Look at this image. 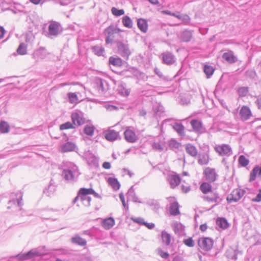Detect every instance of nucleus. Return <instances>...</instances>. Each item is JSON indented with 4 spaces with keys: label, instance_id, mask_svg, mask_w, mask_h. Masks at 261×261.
<instances>
[{
    "label": "nucleus",
    "instance_id": "53",
    "mask_svg": "<svg viewBox=\"0 0 261 261\" xmlns=\"http://www.w3.org/2000/svg\"><path fill=\"white\" fill-rule=\"evenodd\" d=\"M245 74L247 77L252 79L256 76V73L253 69L248 70L246 71Z\"/></svg>",
    "mask_w": 261,
    "mask_h": 261
},
{
    "label": "nucleus",
    "instance_id": "54",
    "mask_svg": "<svg viewBox=\"0 0 261 261\" xmlns=\"http://www.w3.org/2000/svg\"><path fill=\"white\" fill-rule=\"evenodd\" d=\"M183 242L186 246L189 247H193L195 245V243L192 238L185 239Z\"/></svg>",
    "mask_w": 261,
    "mask_h": 261
},
{
    "label": "nucleus",
    "instance_id": "9",
    "mask_svg": "<svg viewBox=\"0 0 261 261\" xmlns=\"http://www.w3.org/2000/svg\"><path fill=\"white\" fill-rule=\"evenodd\" d=\"M240 119L242 121L249 120L252 116V113L250 108L246 106H243L239 111Z\"/></svg>",
    "mask_w": 261,
    "mask_h": 261
},
{
    "label": "nucleus",
    "instance_id": "31",
    "mask_svg": "<svg viewBox=\"0 0 261 261\" xmlns=\"http://www.w3.org/2000/svg\"><path fill=\"white\" fill-rule=\"evenodd\" d=\"M209 156L206 153L200 154L198 155V163L200 165H207L208 163Z\"/></svg>",
    "mask_w": 261,
    "mask_h": 261
},
{
    "label": "nucleus",
    "instance_id": "59",
    "mask_svg": "<svg viewBox=\"0 0 261 261\" xmlns=\"http://www.w3.org/2000/svg\"><path fill=\"white\" fill-rule=\"evenodd\" d=\"M131 219L135 222L140 224V225H144V220L143 218L141 217H132Z\"/></svg>",
    "mask_w": 261,
    "mask_h": 261
},
{
    "label": "nucleus",
    "instance_id": "42",
    "mask_svg": "<svg viewBox=\"0 0 261 261\" xmlns=\"http://www.w3.org/2000/svg\"><path fill=\"white\" fill-rule=\"evenodd\" d=\"M122 22L123 25L128 28H132L133 21L129 17L125 16L122 18Z\"/></svg>",
    "mask_w": 261,
    "mask_h": 261
},
{
    "label": "nucleus",
    "instance_id": "39",
    "mask_svg": "<svg viewBox=\"0 0 261 261\" xmlns=\"http://www.w3.org/2000/svg\"><path fill=\"white\" fill-rule=\"evenodd\" d=\"M71 242L72 243L77 244L80 246H85L86 244V241L82 238L79 236H75L74 237L72 238Z\"/></svg>",
    "mask_w": 261,
    "mask_h": 261
},
{
    "label": "nucleus",
    "instance_id": "49",
    "mask_svg": "<svg viewBox=\"0 0 261 261\" xmlns=\"http://www.w3.org/2000/svg\"><path fill=\"white\" fill-rule=\"evenodd\" d=\"M239 163L242 167L247 166L249 163V161L244 155H241L239 158Z\"/></svg>",
    "mask_w": 261,
    "mask_h": 261
},
{
    "label": "nucleus",
    "instance_id": "32",
    "mask_svg": "<svg viewBox=\"0 0 261 261\" xmlns=\"http://www.w3.org/2000/svg\"><path fill=\"white\" fill-rule=\"evenodd\" d=\"M53 179L50 180V184L47 189L44 190V193L48 196H50L56 190V186Z\"/></svg>",
    "mask_w": 261,
    "mask_h": 261
},
{
    "label": "nucleus",
    "instance_id": "7",
    "mask_svg": "<svg viewBox=\"0 0 261 261\" xmlns=\"http://www.w3.org/2000/svg\"><path fill=\"white\" fill-rule=\"evenodd\" d=\"M91 190H92V188L87 189L83 188H81L78 192L79 196H80L81 200L84 201V203L85 205H90L91 198L88 196V195L91 194Z\"/></svg>",
    "mask_w": 261,
    "mask_h": 261
},
{
    "label": "nucleus",
    "instance_id": "3",
    "mask_svg": "<svg viewBox=\"0 0 261 261\" xmlns=\"http://www.w3.org/2000/svg\"><path fill=\"white\" fill-rule=\"evenodd\" d=\"M119 53L123 58H128L131 54L127 41H116Z\"/></svg>",
    "mask_w": 261,
    "mask_h": 261
},
{
    "label": "nucleus",
    "instance_id": "47",
    "mask_svg": "<svg viewBox=\"0 0 261 261\" xmlns=\"http://www.w3.org/2000/svg\"><path fill=\"white\" fill-rule=\"evenodd\" d=\"M173 227L175 233L178 234L181 233L184 229L182 224L177 222L174 223Z\"/></svg>",
    "mask_w": 261,
    "mask_h": 261
},
{
    "label": "nucleus",
    "instance_id": "14",
    "mask_svg": "<svg viewBox=\"0 0 261 261\" xmlns=\"http://www.w3.org/2000/svg\"><path fill=\"white\" fill-rule=\"evenodd\" d=\"M48 54L45 48L40 47L34 52L33 57L36 60V61H38L39 60L45 59Z\"/></svg>",
    "mask_w": 261,
    "mask_h": 261
},
{
    "label": "nucleus",
    "instance_id": "25",
    "mask_svg": "<svg viewBox=\"0 0 261 261\" xmlns=\"http://www.w3.org/2000/svg\"><path fill=\"white\" fill-rule=\"evenodd\" d=\"M222 58L229 63H233L237 61V58L234 56L232 52L224 53Z\"/></svg>",
    "mask_w": 261,
    "mask_h": 261
},
{
    "label": "nucleus",
    "instance_id": "23",
    "mask_svg": "<svg viewBox=\"0 0 261 261\" xmlns=\"http://www.w3.org/2000/svg\"><path fill=\"white\" fill-rule=\"evenodd\" d=\"M185 149L187 153L191 156L196 157L197 155V149L195 146L191 144H188L186 146Z\"/></svg>",
    "mask_w": 261,
    "mask_h": 261
},
{
    "label": "nucleus",
    "instance_id": "6",
    "mask_svg": "<svg viewBox=\"0 0 261 261\" xmlns=\"http://www.w3.org/2000/svg\"><path fill=\"white\" fill-rule=\"evenodd\" d=\"M41 255L42 254L37 249H32L27 253L18 254L16 257L20 260H26Z\"/></svg>",
    "mask_w": 261,
    "mask_h": 261
},
{
    "label": "nucleus",
    "instance_id": "38",
    "mask_svg": "<svg viewBox=\"0 0 261 261\" xmlns=\"http://www.w3.org/2000/svg\"><path fill=\"white\" fill-rule=\"evenodd\" d=\"M216 224L222 229H226L228 227V223L226 219L223 218H218L216 221Z\"/></svg>",
    "mask_w": 261,
    "mask_h": 261
},
{
    "label": "nucleus",
    "instance_id": "51",
    "mask_svg": "<svg viewBox=\"0 0 261 261\" xmlns=\"http://www.w3.org/2000/svg\"><path fill=\"white\" fill-rule=\"evenodd\" d=\"M111 12L116 16H120L124 14V11L123 9H118L115 7L112 8Z\"/></svg>",
    "mask_w": 261,
    "mask_h": 261
},
{
    "label": "nucleus",
    "instance_id": "33",
    "mask_svg": "<svg viewBox=\"0 0 261 261\" xmlns=\"http://www.w3.org/2000/svg\"><path fill=\"white\" fill-rule=\"evenodd\" d=\"M108 182L114 190H118L119 189L120 185L116 178L109 177L108 179Z\"/></svg>",
    "mask_w": 261,
    "mask_h": 261
},
{
    "label": "nucleus",
    "instance_id": "29",
    "mask_svg": "<svg viewBox=\"0 0 261 261\" xmlns=\"http://www.w3.org/2000/svg\"><path fill=\"white\" fill-rule=\"evenodd\" d=\"M168 145L170 149L174 151H176L181 146V143L174 139L169 141Z\"/></svg>",
    "mask_w": 261,
    "mask_h": 261
},
{
    "label": "nucleus",
    "instance_id": "18",
    "mask_svg": "<svg viewBox=\"0 0 261 261\" xmlns=\"http://www.w3.org/2000/svg\"><path fill=\"white\" fill-rule=\"evenodd\" d=\"M105 138L109 141H114L117 139L119 136V132L115 130L109 129L103 133Z\"/></svg>",
    "mask_w": 261,
    "mask_h": 261
},
{
    "label": "nucleus",
    "instance_id": "13",
    "mask_svg": "<svg viewBox=\"0 0 261 261\" xmlns=\"http://www.w3.org/2000/svg\"><path fill=\"white\" fill-rule=\"evenodd\" d=\"M203 199L209 202H215L216 205L219 204L222 200L216 191L212 192L211 195L204 196Z\"/></svg>",
    "mask_w": 261,
    "mask_h": 261
},
{
    "label": "nucleus",
    "instance_id": "35",
    "mask_svg": "<svg viewBox=\"0 0 261 261\" xmlns=\"http://www.w3.org/2000/svg\"><path fill=\"white\" fill-rule=\"evenodd\" d=\"M192 37V32L188 30L183 31L181 34V39L184 42H189Z\"/></svg>",
    "mask_w": 261,
    "mask_h": 261
},
{
    "label": "nucleus",
    "instance_id": "56",
    "mask_svg": "<svg viewBox=\"0 0 261 261\" xmlns=\"http://www.w3.org/2000/svg\"><path fill=\"white\" fill-rule=\"evenodd\" d=\"M152 148L156 150L161 151L164 148L162 145L159 142H153L152 145Z\"/></svg>",
    "mask_w": 261,
    "mask_h": 261
},
{
    "label": "nucleus",
    "instance_id": "17",
    "mask_svg": "<svg viewBox=\"0 0 261 261\" xmlns=\"http://www.w3.org/2000/svg\"><path fill=\"white\" fill-rule=\"evenodd\" d=\"M162 60L167 65H172L175 62V56L170 52H165L162 54Z\"/></svg>",
    "mask_w": 261,
    "mask_h": 261
},
{
    "label": "nucleus",
    "instance_id": "43",
    "mask_svg": "<svg viewBox=\"0 0 261 261\" xmlns=\"http://www.w3.org/2000/svg\"><path fill=\"white\" fill-rule=\"evenodd\" d=\"M162 238L163 242L166 245H169L171 241V236L167 232L164 231L162 233Z\"/></svg>",
    "mask_w": 261,
    "mask_h": 261
},
{
    "label": "nucleus",
    "instance_id": "58",
    "mask_svg": "<svg viewBox=\"0 0 261 261\" xmlns=\"http://www.w3.org/2000/svg\"><path fill=\"white\" fill-rule=\"evenodd\" d=\"M153 111L155 114H158L163 112V107L162 106L156 105L153 108Z\"/></svg>",
    "mask_w": 261,
    "mask_h": 261
},
{
    "label": "nucleus",
    "instance_id": "21",
    "mask_svg": "<svg viewBox=\"0 0 261 261\" xmlns=\"http://www.w3.org/2000/svg\"><path fill=\"white\" fill-rule=\"evenodd\" d=\"M168 180L171 187L174 188L179 184L180 178L178 175H170L168 176Z\"/></svg>",
    "mask_w": 261,
    "mask_h": 261
},
{
    "label": "nucleus",
    "instance_id": "5",
    "mask_svg": "<svg viewBox=\"0 0 261 261\" xmlns=\"http://www.w3.org/2000/svg\"><path fill=\"white\" fill-rule=\"evenodd\" d=\"M245 193L244 190L236 189L227 196V201L228 203L236 202L243 197Z\"/></svg>",
    "mask_w": 261,
    "mask_h": 261
},
{
    "label": "nucleus",
    "instance_id": "15",
    "mask_svg": "<svg viewBox=\"0 0 261 261\" xmlns=\"http://www.w3.org/2000/svg\"><path fill=\"white\" fill-rule=\"evenodd\" d=\"M125 139L129 143H134L138 140V137L135 133L129 128H127L124 132Z\"/></svg>",
    "mask_w": 261,
    "mask_h": 261
},
{
    "label": "nucleus",
    "instance_id": "41",
    "mask_svg": "<svg viewBox=\"0 0 261 261\" xmlns=\"http://www.w3.org/2000/svg\"><path fill=\"white\" fill-rule=\"evenodd\" d=\"M10 130V126L5 121H1L0 122V132L2 133H8Z\"/></svg>",
    "mask_w": 261,
    "mask_h": 261
},
{
    "label": "nucleus",
    "instance_id": "28",
    "mask_svg": "<svg viewBox=\"0 0 261 261\" xmlns=\"http://www.w3.org/2000/svg\"><path fill=\"white\" fill-rule=\"evenodd\" d=\"M92 51L98 56H104L105 49L101 45H95L92 47Z\"/></svg>",
    "mask_w": 261,
    "mask_h": 261
},
{
    "label": "nucleus",
    "instance_id": "19",
    "mask_svg": "<svg viewBox=\"0 0 261 261\" xmlns=\"http://www.w3.org/2000/svg\"><path fill=\"white\" fill-rule=\"evenodd\" d=\"M60 24L57 22H53L48 26V34L51 36H57L60 33Z\"/></svg>",
    "mask_w": 261,
    "mask_h": 261
},
{
    "label": "nucleus",
    "instance_id": "30",
    "mask_svg": "<svg viewBox=\"0 0 261 261\" xmlns=\"http://www.w3.org/2000/svg\"><path fill=\"white\" fill-rule=\"evenodd\" d=\"M109 62L110 64L115 66L120 67L123 65L122 60L119 57H111L109 58Z\"/></svg>",
    "mask_w": 261,
    "mask_h": 261
},
{
    "label": "nucleus",
    "instance_id": "36",
    "mask_svg": "<svg viewBox=\"0 0 261 261\" xmlns=\"http://www.w3.org/2000/svg\"><path fill=\"white\" fill-rule=\"evenodd\" d=\"M170 213L173 216H176L179 214L178 204L177 202H174L171 204Z\"/></svg>",
    "mask_w": 261,
    "mask_h": 261
},
{
    "label": "nucleus",
    "instance_id": "60",
    "mask_svg": "<svg viewBox=\"0 0 261 261\" xmlns=\"http://www.w3.org/2000/svg\"><path fill=\"white\" fill-rule=\"evenodd\" d=\"M227 256L228 258L233 260L237 259V254L234 251H232L231 253L227 252Z\"/></svg>",
    "mask_w": 261,
    "mask_h": 261
},
{
    "label": "nucleus",
    "instance_id": "24",
    "mask_svg": "<svg viewBox=\"0 0 261 261\" xmlns=\"http://www.w3.org/2000/svg\"><path fill=\"white\" fill-rule=\"evenodd\" d=\"M115 224V220L113 218L110 217L103 220L102 227L106 229H110Z\"/></svg>",
    "mask_w": 261,
    "mask_h": 261
},
{
    "label": "nucleus",
    "instance_id": "44",
    "mask_svg": "<svg viewBox=\"0 0 261 261\" xmlns=\"http://www.w3.org/2000/svg\"><path fill=\"white\" fill-rule=\"evenodd\" d=\"M203 71L206 75L207 77L208 78L213 75L214 72V69L211 66L205 65L203 67Z\"/></svg>",
    "mask_w": 261,
    "mask_h": 261
},
{
    "label": "nucleus",
    "instance_id": "55",
    "mask_svg": "<svg viewBox=\"0 0 261 261\" xmlns=\"http://www.w3.org/2000/svg\"><path fill=\"white\" fill-rule=\"evenodd\" d=\"M248 92L247 87H241L238 89V93L240 96H245L247 95Z\"/></svg>",
    "mask_w": 261,
    "mask_h": 261
},
{
    "label": "nucleus",
    "instance_id": "57",
    "mask_svg": "<svg viewBox=\"0 0 261 261\" xmlns=\"http://www.w3.org/2000/svg\"><path fill=\"white\" fill-rule=\"evenodd\" d=\"M158 253L161 257L164 259H167L169 256V254L167 252H164L161 249H158Z\"/></svg>",
    "mask_w": 261,
    "mask_h": 261
},
{
    "label": "nucleus",
    "instance_id": "37",
    "mask_svg": "<svg viewBox=\"0 0 261 261\" xmlns=\"http://www.w3.org/2000/svg\"><path fill=\"white\" fill-rule=\"evenodd\" d=\"M200 190L203 194H207L212 191V186L208 182H204L200 186Z\"/></svg>",
    "mask_w": 261,
    "mask_h": 261
},
{
    "label": "nucleus",
    "instance_id": "61",
    "mask_svg": "<svg viewBox=\"0 0 261 261\" xmlns=\"http://www.w3.org/2000/svg\"><path fill=\"white\" fill-rule=\"evenodd\" d=\"M119 198L122 203V204H123V206L124 207H126V209L128 210V205H126V204L125 203V198H124V195L123 194V193H120L119 194Z\"/></svg>",
    "mask_w": 261,
    "mask_h": 261
},
{
    "label": "nucleus",
    "instance_id": "48",
    "mask_svg": "<svg viewBox=\"0 0 261 261\" xmlns=\"http://www.w3.org/2000/svg\"><path fill=\"white\" fill-rule=\"evenodd\" d=\"M69 102L71 103H77L79 100L77 94L75 93L69 92L67 94Z\"/></svg>",
    "mask_w": 261,
    "mask_h": 261
},
{
    "label": "nucleus",
    "instance_id": "40",
    "mask_svg": "<svg viewBox=\"0 0 261 261\" xmlns=\"http://www.w3.org/2000/svg\"><path fill=\"white\" fill-rule=\"evenodd\" d=\"M118 93L122 96H127L129 94L130 91L124 85H120L117 89Z\"/></svg>",
    "mask_w": 261,
    "mask_h": 261
},
{
    "label": "nucleus",
    "instance_id": "50",
    "mask_svg": "<svg viewBox=\"0 0 261 261\" xmlns=\"http://www.w3.org/2000/svg\"><path fill=\"white\" fill-rule=\"evenodd\" d=\"M147 204L150 206H152V208L157 210L159 208V202L154 199H150L147 202Z\"/></svg>",
    "mask_w": 261,
    "mask_h": 261
},
{
    "label": "nucleus",
    "instance_id": "52",
    "mask_svg": "<svg viewBox=\"0 0 261 261\" xmlns=\"http://www.w3.org/2000/svg\"><path fill=\"white\" fill-rule=\"evenodd\" d=\"M74 124H73L70 122H67L65 123L61 124L60 126V129L61 130L67 129L69 128H74Z\"/></svg>",
    "mask_w": 261,
    "mask_h": 261
},
{
    "label": "nucleus",
    "instance_id": "12",
    "mask_svg": "<svg viewBox=\"0 0 261 261\" xmlns=\"http://www.w3.org/2000/svg\"><path fill=\"white\" fill-rule=\"evenodd\" d=\"M12 199L9 201V204H17L19 207H21L23 205L22 202V193L18 191L15 193H12L11 195Z\"/></svg>",
    "mask_w": 261,
    "mask_h": 261
},
{
    "label": "nucleus",
    "instance_id": "10",
    "mask_svg": "<svg viewBox=\"0 0 261 261\" xmlns=\"http://www.w3.org/2000/svg\"><path fill=\"white\" fill-rule=\"evenodd\" d=\"M206 180L209 182H213L216 181L218 175L217 174L215 169L209 167L206 168L204 171Z\"/></svg>",
    "mask_w": 261,
    "mask_h": 261
},
{
    "label": "nucleus",
    "instance_id": "45",
    "mask_svg": "<svg viewBox=\"0 0 261 261\" xmlns=\"http://www.w3.org/2000/svg\"><path fill=\"white\" fill-rule=\"evenodd\" d=\"M94 127L92 125H86L84 129V132L87 135L92 136L94 131Z\"/></svg>",
    "mask_w": 261,
    "mask_h": 261
},
{
    "label": "nucleus",
    "instance_id": "26",
    "mask_svg": "<svg viewBox=\"0 0 261 261\" xmlns=\"http://www.w3.org/2000/svg\"><path fill=\"white\" fill-rule=\"evenodd\" d=\"M172 127L180 136H185V127L181 123H175L173 125Z\"/></svg>",
    "mask_w": 261,
    "mask_h": 261
},
{
    "label": "nucleus",
    "instance_id": "27",
    "mask_svg": "<svg viewBox=\"0 0 261 261\" xmlns=\"http://www.w3.org/2000/svg\"><path fill=\"white\" fill-rule=\"evenodd\" d=\"M137 25L142 32L145 33L147 31L148 25L146 20L142 18L138 19Z\"/></svg>",
    "mask_w": 261,
    "mask_h": 261
},
{
    "label": "nucleus",
    "instance_id": "16",
    "mask_svg": "<svg viewBox=\"0 0 261 261\" xmlns=\"http://www.w3.org/2000/svg\"><path fill=\"white\" fill-rule=\"evenodd\" d=\"M71 119L74 125H81L85 122V119L81 112L72 113Z\"/></svg>",
    "mask_w": 261,
    "mask_h": 261
},
{
    "label": "nucleus",
    "instance_id": "2",
    "mask_svg": "<svg viewBox=\"0 0 261 261\" xmlns=\"http://www.w3.org/2000/svg\"><path fill=\"white\" fill-rule=\"evenodd\" d=\"M121 32L122 31L120 29L114 25H111L106 28L104 31L106 35V43L108 44L118 41L116 39L120 36Z\"/></svg>",
    "mask_w": 261,
    "mask_h": 261
},
{
    "label": "nucleus",
    "instance_id": "22",
    "mask_svg": "<svg viewBox=\"0 0 261 261\" xmlns=\"http://www.w3.org/2000/svg\"><path fill=\"white\" fill-rule=\"evenodd\" d=\"M191 125L194 132L197 133L202 132V123L200 121L197 119H193L191 121Z\"/></svg>",
    "mask_w": 261,
    "mask_h": 261
},
{
    "label": "nucleus",
    "instance_id": "11",
    "mask_svg": "<svg viewBox=\"0 0 261 261\" xmlns=\"http://www.w3.org/2000/svg\"><path fill=\"white\" fill-rule=\"evenodd\" d=\"M97 89L99 94H103L106 92L109 88L108 82L101 79L97 78L95 80Z\"/></svg>",
    "mask_w": 261,
    "mask_h": 261
},
{
    "label": "nucleus",
    "instance_id": "46",
    "mask_svg": "<svg viewBox=\"0 0 261 261\" xmlns=\"http://www.w3.org/2000/svg\"><path fill=\"white\" fill-rule=\"evenodd\" d=\"M17 52L19 55H24L27 54V45L24 43H21L19 45Z\"/></svg>",
    "mask_w": 261,
    "mask_h": 261
},
{
    "label": "nucleus",
    "instance_id": "64",
    "mask_svg": "<svg viewBox=\"0 0 261 261\" xmlns=\"http://www.w3.org/2000/svg\"><path fill=\"white\" fill-rule=\"evenodd\" d=\"M255 103L257 105L259 109L261 110V97H258L255 101Z\"/></svg>",
    "mask_w": 261,
    "mask_h": 261
},
{
    "label": "nucleus",
    "instance_id": "62",
    "mask_svg": "<svg viewBox=\"0 0 261 261\" xmlns=\"http://www.w3.org/2000/svg\"><path fill=\"white\" fill-rule=\"evenodd\" d=\"M165 13L168 15H171V16H174L176 18H178L179 19H181L182 16H180V15L179 14H177L176 13H172L170 11H165Z\"/></svg>",
    "mask_w": 261,
    "mask_h": 261
},
{
    "label": "nucleus",
    "instance_id": "20",
    "mask_svg": "<svg viewBox=\"0 0 261 261\" xmlns=\"http://www.w3.org/2000/svg\"><path fill=\"white\" fill-rule=\"evenodd\" d=\"M61 151L63 152H66L69 151H75L77 149L76 145L71 142H67L63 144L61 147Z\"/></svg>",
    "mask_w": 261,
    "mask_h": 261
},
{
    "label": "nucleus",
    "instance_id": "63",
    "mask_svg": "<svg viewBox=\"0 0 261 261\" xmlns=\"http://www.w3.org/2000/svg\"><path fill=\"white\" fill-rule=\"evenodd\" d=\"M252 201L257 202L261 201V190H259V193L257 194L256 197L252 199Z\"/></svg>",
    "mask_w": 261,
    "mask_h": 261
},
{
    "label": "nucleus",
    "instance_id": "8",
    "mask_svg": "<svg viewBox=\"0 0 261 261\" xmlns=\"http://www.w3.org/2000/svg\"><path fill=\"white\" fill-rule=\"evenodd\" d=\"M199 246L204 251H209L213 246V241L210 238H202L199 239Z\"/></svg>",
    "mask_w": 261,
    "mask_h": 261
},
{
    "label": "nucleus",
    "instance_id": "1",
    "mask_svg": "<svg viewBox=\"0 0 261 261\" xmlns=\"http://www.w3.org/2000/svg\"><path fill=\"white\" fill-rule=\"evenodd\" d=\"M80 175L77 167L71 162L67 163L62 172L63 178L69 182L74 181Z\"/></svg>",
    "mask_w": 261,
    "mask_h": 261
},
{
    "label": "nucleus",
    "instance_id": "34",
    "mask_svg": "<svg viewBox=\"0 0 261 261\" xmlns=\"http://www.w3.org/2000/svg\"><path fill=\"white\" fill-rule=\"evenodd\" d=\"M127 196L128 198H129L132 199L134 202H139L141 203V202L140 201L138 200V198L136 195L134 190L133 188V187H131L128 190L127 193Z\"/></svg>",
    "mask_w": 261,
    "mask_h": 261
},
{
    "label": "nucleus",
    "instance_id": "4",
    "mask_svg": "<svg viewBox=\"0 0 261 261\" xmlns=\"http://www.w3.org/2000/svg\"><path fill=\"white\" fill-rule=\"evenodd\" d=\"M214 149L220 156H229L232 154L231 148L228 144L216 145Z\"/></svg>",
    "mask_w": 261,
    "mask_h": 261
}]
</instances>
